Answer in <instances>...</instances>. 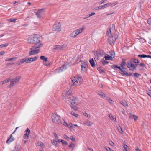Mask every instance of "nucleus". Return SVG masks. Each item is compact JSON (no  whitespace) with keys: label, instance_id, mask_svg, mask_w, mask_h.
I'll return each instance as SVG.
<instances>
[{"label":"nucleus","instance_id":"cd10ccee","mask_svg":"<svg viewBox=\"0 0 151 151\" xmlns=\"http://www.w3.org/2000/svg\"><path fill=\"white\" fill-rule=\"evenodd\" d=\"M107 35L109 37V36H111V31L110 29H108L106 31Z\"/></svg>","mask_w":151,"mask_h":151},{"label":"nucleus","instance_id":"aec40b11","mask_svg":"<svg viewBox=\"0 0 151 151\" xmlns=\"http://www.w3.org/2000/svg\"><path fill=\"white\" fill-rule=\"evenodd\" d=\"M112 67L114 69L118 68L122 73L124 72V70L122 69V68H121L120 67L118 66L117 65H113L112 66Z\"/></svg>","mask_w":151,"mask_h":151},{"label":"nucleus","instance_id":"49530a36","mask_svg":"<svg viewBox=\"0 0 151 151\" xmlns=\"http://www.w3.org/2000/svg\"><path fill=\"white\" fill-rule=\"evenodd\" d=\"M8 44L7 43H6L5 44H2L0 45V47H6L8 46Z\"/></svg>","mask_w":151,"mask_h":151},{"label":"nucleus","instance_id":"7ed1b4c3","mask_svg":"<svg viewBox=\"0 0 151 151\" xmlns=\"http://www.w3.org/2000/svg\"><path fill=\"white\" fill-rule=\"evenodd\" d=\"M85 28V27H83L73 31L70 34V36L72 37H76L78 34L82 33Z\"/></svg>","mask_w":151,"mask_h":151},{"label":"nucleus","instance_id":"de8ad7c7","mask_svg":"<svg viewBox=\"0 0 151 151\" xmlns=\"http://www.w3.org/2000/svg\"><path fill=\"white\" fill-rule=\"evenodd\" d=\"M147 22L149 25L151 26V18H149L148 19Z\"/></svg>","mask_w":151,"mask_h":151},{"label":"nucleus","instance_id":"338daca9","mask_svg":"<svg viewBox=\"0 0 151 151\" xmlns=\"http://www.w3.org/2000/svg\"><path fill=\"white\" fill-rule=\"evenodd\" d=\"M134 75L136 77H138L139 75V74L137 73H135L134 74Z\"/></svg>","mask_w":151,"mask_h":151},{"label":"nucleus","instance_id":"774afa93","mask_svg":"<svg viewBox=\"0 0 151 151\" xmlns=\"http://www.w3.org/2000/svg\"><path fill=\"white\" fill-rule=\"evenodd\" d=\"M139 65L141 67L145 66V64L142 63H140L139 64Z\"/></svg>","mask_w":151,"mask_h":151},{"label":"nucleus","instance_id":"f3484780","mask_svg":"<svg viewBox=\"0 0 151 151\" xmlns=\"http://www.w3.org/2000/svg\"><path fill=\"white\" fill-rule=\"evenodd\" d=\"M60 139H58V138H56L53 140V142H52V143L55 146H56L58 143H60Z\"/></svg>","mask_w":151,"mask_h":151},{"label":"nucleus","instance_id":"e2e57ef3","mask_svg":"<svg viewBox=\"0 0 151 151\" xmlns=\"http://www.w3.org/2000/svg\"><path fill=\"white\" fill-rule=\"evenodd\" d=\"M106 149L107 151H113V150L109 147H107L106 148Z\"/></svg>","mask_w":151,"mask_h":151},{"label":"nucleus","instance_id":"052dcab7","mask_svg":"<svg viewBox=\"0 0 151 151\" xmlns=\"http://www.w3.org/2000/svg\"><path fill=\"white\" fill-rule=\"evenodd\" d=\"M96 56H97L96 58H97V60H98L99 59V58L98 56L99 55V53H98V52H96Z\"/></svg>","mask_w":151,"mask_h":151},{"label":"nucleus","instance_id":"c85d7f7f","mask_svg":"<svg viewBox=\"0 0 151 151\" xmlns=\"http://www.w3.org/2000/svg\"><path fill=\"white\" fill-rule=\"evenodd\" d=\"M117 128L119 133L121 134H122L123 132L121 127L119 126H117Z\"/></svg>","mask_w":151,"mask_h":151},{"label":"nucleus","instance_id":"0e129e2a","mask_svg":"<svg viewBox=\"0 0 151 151\" xmlns=\"http://www.w3.org/2000/svg\"><path fill=\"white\" fill-rule=\"evenodd\" d=\"M133 115H132V113H129V118H132Z\"/></svg>","mask_w":151,"mask_h":151},{"label":"nucleus","instance_id":"412c9836","mask_svg":"<svg viewBox=\"0 0 151 151\" xmlns=\"http://www.w3.org/2000/svg\"><path fill=\"white\" fill-rule=\"evenodd\" d=\"M124 72H120V73L123 76L126 75V76H130L132 74V73L127 72H125L126 71L124 70Z\"/></svg>","mask_w":151,"mask_h":151},{"label":"nucleus","instance_id":"603ef678","mask_svg":"<svg viewBox=\"0 0 151 151\" xmlns=\"http://www.w3.org/2000/svg\"><path fill=\"white\" fill-rule=\"evenodd\" d=\"M14 59H16V58H11L8 59L6 60H5V61H13V60Z\"/></svg>","mask_w":151,"mask_h":151},{"label":"nucleus","instance_id":"20e7f679","mask_svg":"<svg viewBox=\"0 0 151 151\" xmlns=\"http://www.w3.org/2000/svg\"><path fill=\"white\" fill-rule=\"evenodd\" d=\"M72 81L74 85L78 86L81 84L83 80L81 77L77 76L74 77Z\"/></svg>","mask_w":151,"mask_h":151},{"label":"nucleus","instance_id":"f03ea898","mask_svg":"<svg viewBox=\"0 0 151 151\" xmlns=\"http://www.w3.org/2000/svg\"><path fill=\"white\" fill-rule=\"evenodd\" d=\"M139 62V60L137 59H132L128 62L127 66L130 70H135L136 69V67L137 66Z\"/></svg>","mask_w":151,"mask_h":151},{"label":"nucleus","instance_id":"0eeeda50","mask_svg":"<svg viewBox=\"0 0 151 151\" xmlns=\"http://www.w3.org/2000/svg\"><path fill=\"white\" fill-rule=\"evenodd\" d=\"M69 102L71 104H76V105H78L79 104L78 102V99L76 97L74 96L70 97L68 99Z\"/></svg>","mask_w":151,"mask_h":151},{"label":"nucleus","instance_id":"58836bf2","mask_svg":"<svg viewBox=\"0 0 151 151\" xmlns=\"http://www.w3.org/2000/svg\"><path fill=\"white\" fill-rule=\"evenodd\" d=\"M11 81V79L9 78L8 79H6L3 81V83H4V84L6 83L7 82H8L9 81Z\"/></svg>","mask_w":151,"mask_h":151},{"label":"nucleus","instance_id":"39448f33","mask_svg":"<svg viewBox=\"0 0 151 151\" xmlns=\"http://www.w3.org/2000/svg\"><path fill=\"white\" fill-rule=\"evenodd\" d=\"M60 116L55 114H53L52 116V119L53 122L55 124H59L60 123Z\"/></svg>","mask_w":151,"mask_h":151},{"label":"nucleus","instance_id":"6ab92c4d","mask_svg":"<svg viewBox=\"0 0 151 151\" xmlns=\"http://www.w3.org/2000/svg\"><path fill=\"white\" fill-rule=\"evenodd\" d=\"M14 140V138L13 137L12 134H11L9 138L7 140L6 142L8 144H9L12 142Z\"/></svg>","mask_w":151,"mask_h":151},{"label":"nucleus","instance_id":"2f4dec72","mask_svg":"<svg viewBox=\"0 0 151 151\" xmlns=\"http://www.w3.org/2000/svg\"><path fill=\"white\" fill-rule=\"evenodd\" d=\"M7 20V21H8L15 22H16V19L14 18H11V19H8Z\"/></svg>","mask_w":151,"mask_h":151},{"label":"nucleus","instance_id":"72a5a7b5","mask_svg":"<svg viewBox=\"0 0 151 151\" xmlns=\"http://www.w3.org/2000/svg\"><path fill=\"white\" fill-rule=\"evenodd\" d=\"M97 70L99 71L100 73H102L104 72V71L102 69L101 67H98L97 68Z\"/></svg>","mask_w":151,"mask_h":151},{"label":"nucleus","instance_id":"5701e85b","mask_svg":"<svg viewBox=\"0 0 151 151\" xmlns=\"http://www.w3.org/2000/svg\"><path fill=\"white\" fill-rule=\"evenodd\" d=\"M120 104L125 107H127L128 106L127 102L125 101H122L120 102Z\"/></svg>","mask_w":151,"mask_h":151},{"label":"nucleus","instance_id":"69168bd1","mask_svg":"<svg viewBox=\"0 0 151 151\" xmlns=\"http://www.w3.org/2000/svg\"><path fill=\"white\" fill-rule=\"evenodd\" d=\"M103 7L102 6H100L99 7H97L96 10L100 9H101Z\"/></svg>","mask_w":151,"mask_h":151},{"label":"nucleus","instance_id":"f257e3e1","mask_svg":"<svg viewBox=\"0 0 151 151\" xmlns=\"http://www.w3.org/2000/svg\"><path fill=\"white\" fill-rule=\"evenodd\" d=\"M40 37L38 35H32L29 37L28 39V42L29 43H33L37 45V48H40L43 47V44L41 41Z\"/></svg>","mask_w":151,"mask_h":151},{"label":"nucleus","instance_id":"393cba45","mask_svg":"<svg viewBox=\"0 0 151 151\" xmlns=\"http://www.w3.org/2000/svg\"><path fill=\"white\" fill-rule=\"evenodd\" d=\"M89 62L92 67H94L95 65L94 61L93 58L90 60Z\"/></svg>","mask_w":151,"mask_h":151},{"label":"nucleus","instance_id":"423d86ee","mask_svg":"<svg viewBox=\"0 0 151 151\" xmlns=\"http://www.w3.org/2000/svg\"><path fill=\"white\" fill-rule=\"evenodd\" d=\"M40 48H37V45L36 46H33L30 49V50L29 51V55H31L36 53H37L39 52Z\"/></svg>","mask_w":151,"mask_h":151},{"label":"nucleus","instance_id":"ddd939ff","mask_svg":"<svg viewBox=\"0 0 151 151\" xmlns=\"http://www.w3.org/2000/svg\"><path fill=\"white\" fill-rule=\"evenodd\" d=\"M43 9H41L38 10L36 13V15L37 16V17L38 18H41V15L42 14Z\"/></svg>","mask_w":151,"mask_h":151},{"label":"nucleus","instance_id":"4c0bfd02","mask_svg":"<svg viewBox=\"0 0 151 151\" xmlns=\"http://www.w3.org/2000/svg\"><path fill=\"white\" fill-rule=\"evenodd\" d=\"M37 145L40 147H42L43 146V144L41 142H38L37 143Z\"/></svg>","mask_w":151,"mask_h":151},{"label":"nucleus","instance_id":"dca6fc26","mask_svg":"<svg viewBox=\"0 0 151 151\" xmlns=\"http://www.w3.org/2000/svg\"><path fill=\"white\" fill-rule=\"evenodd\" d=\"M126 65H127L124 60L122 59V61L121 64V66L122 68V69L124 71H126V70L127 69V68H125Z\"/></svg>","mask_w":151,"mask_h":151},{"label":"nucleus","instance_id":"e433bc0d","mask_svg":"<svg viewBox=\"0 0 151 151\" xmlns=\"http://www.w3.org/2000/svg\"><path fill=\"white\" fill-rule=\"evenodd\" d=\"M71 92L70 91L68 90L66 92L65 95L66 96H69L71 94Z\"/></svg>","mask_w":151,"mask_h":151},{"label":"nucleus","instance_id":"1a4fd4ad","mask_svg":"<svg viewBox=\"0 0 151 151\" xmlns=\"http://www.w3.org/2000/svg\"><path fill=\"white\" fill-rule=\"evenodd\" d=\"M69 64L68 63H65L59 69H56L55 70L56 72L60 73L65 70L69 66Z\"/></svg>","mask_w":151,"mask_h":151},{"label":"nucleus","instance_id":"f8f14e48","mask_svg":"<svg viewBox=\"0 0 151 151\" xmlns=\"http://www.w3.org/2000/svg\"><path fill=\"white\" fill-rule=\"evenodd\" d=\"M116 38L114 39L112 36H109L108 39V42L110 45L112 46L114 44L115 42Z\"/></svg>","mask_w":151,"mask_h":151},{"label":"nucleus","instance_id":"473e14b6","mask_svg":"<svg viewBox=\"0 0 151 151\" xmlns=\"http://www.w3.org/2000/svg\"><path fill=\"white\" fill-rule=\"evenodd\" d=\"M25 58H24L20 60L19 61H18V63H20L21 64H22L24 62H25Z\"/></svg>","mask_w":151,"mask_h":151},{"label":"nucleus","instance_id":"37998d69","mask_svg":"<svg viewBox=\"0 0 151 151\" xmlns=\"http://www.w3.org/2000/svg\"><path fill=\"white\" fill-rule=\"evenodd\" d=\"M138 57L140 58H146V55H145V54H142V55H138Z\"/></svg>","mask_w":151,"mask_h":151},{"label":"nucleus","instance_id":"c9c22d12","mask_svg":"<svg viewBox=\"0 0 151 151\" xmlns=\"http://www.w3.org/2000/svg\"><path fill=\"white\" fill-rule=\"evenodd\" d=\"M70 106L72 109H74L75 110H77L78 108L73 104H71V105H70Z\"/></svg>","mask_w":151,"mask_h":151},{"label":"nucleus","instance_id":"9d476101","mask_svg":"<svg viewBox=\"0 0 151 151\" xmlns=\"http://www.w3.org/2000/svg\"><path fill=\"white\" fill-rule=\"evenodd\" d=\"M21 78L20 76H17L15 78L13 79L11 81L10 84L9 86V88L13 86L14 85L18 83Z\"/></svg>","mask_w":151,"mask_h":151},{"label":"nucleus","instance_id":"4be33fe9","mask_svg":"<svg viewBox=\"0 0 151 151\" xmlns=\"http://www.w3.org/2000/svg\"><path fill=\"white\" fill-rule=\"evenodd\" d=\"M40 59L41 60H44L43 62V64H45V62L47 60V58L45 57L44 56H41L40 57Z\"/></svg>","mask_w":151,"mask_h":151},{"label":"nucleus","instance_id":"09e8293b","mask_svg":"<svg viewBox=\"0 0 151 151\" xmlns=\"http://www.w3.org/2000/svg\"><path fill=\"white\" fill-rule=\"evenodd\" d=\"M123 147L124 148V151H127V149L128 148V146L126 145H124Z\"/></svg>","mask_w":151,"mask_h":151},{"label":"nucleus","instance_id":"680f3d73","mask_svg":"<svg viewBox=\"0 0 151 151\" xmlns=\"http://www.w3.org/2000/svg\"><path fill=\"white\" fill-rule=\"evenodd\" d=\"M23 137L24 139H28L29 138V136H26V135H24L23 136Z\"/></svg>","mask_w":151,"mask_h":151},{"label":"nucleus","instance_id":"bf43d9fd","mask_svg":"<svg viewBox=\"0 0 151 151\" xmlns=\"http://www.w3.org/2000/svg\"><path fill=\"white\" fill-rule=\"evenodd\" d=\"M70 139L73 141H74L75 140V139L73 136H71L70 137Z\"/></svg>","mask_w":151,"mask_h":151},{"label":"nucleus","instance_id":"f704fd0d","mask_svg":"<svg viewBox=\"0 0 151 151\" xmlns=\"http://www.w3.org/2000/svg\"><path fill=\"white\" fill-rule=\"evenodd\" d=\"M111 4V3H107L104 5L102 6L103 7H104L105 8L106 7V6H110Z\"/></svg>","mask_w":151,"mask_h":151},{"label":"nucleus","instance_id":"a18cd8bd","mask_svg":"<svg viewBox=\"0 0 151 151\" xmlns=\"http://www.w3.org/2000/svg\"><path fill=\"white\" fill-rule=\"evenodd\" d=\"M83 115L85 116L88 117V118H89V117H90V115H89L88 114H87L86 113V112H83Z\"/></svg>","mask_w":151,"mask_h":151},{"label":"nucleus","instance_id":"9b49d317","mask_svg":"<svg viewBox=\"0 0 151 151\" xmlns=\"http://www.w3.org/2000/svg\"><path fill=\"white\" fill-rule=\"evenodd\" d=\"M25 58V62L27 63H30L32 62L36 61L38 58L37 57L35 56L33 58Z\"/></svg>","mask_w":151,"mask_h":151},{"label":"nucleus","instance_id":"4d7b16f0","mask_svg":"<svg viewBox=\"0 0 151 151\" xmlns=\"http://www.w3.org/2000/svg\"><path fill=\"white\" fill-rule=\"evenodd\" d=\"M25 132L26 133H28V134H30V129L27 128V129L25 131Z\"/></svg>","mask_w":151,"mask_h":151},{"label":"nucleus","instance_id":"6e6d98bb","mask_svg":"<svg viewBox=\"0 0 151 151\" xmlns=\"http://www.w3.org/2000/svg\"><path fill=\"white\" fill-rule=\"evenodd\" d=\"M107 0H103L100 1L99 2V4H101L104 3L106 1H107Z\"/></svg>","mask_w":151,"mask_h":151},{"label":"nucleus","instance_id":"13d9d810","mask_svg":"<svg viewBox=\"0 0 151 151\" xmlns=\"http://www.w3.org/2000/svg\"><path fill=\"white\" fill-rule=\"evenodd\" d=\"M110 57H109L108 55L107 56H105V57H104L105 59L106 60H110Z\"/></svg>","mask_w":151,"mask_h":151},{"label":"nucleus","instance_id":"b1692460","mask_svg":"<svg viewBox=\"0 0 151 151\" xmlns=\"http://www.w3.org/2000/svg\"><path fill=\"white\" fill-rule=\"evenodd\" d=\"M97 94L101 97H105V94L104 93L101 91H98L97 93Z\"/></svg>","mask_w":151,"mask_h":151},{"label":"nucleus","instance_id":"6e6552de","mask_svg":"<svg viewBox=\"0 0 151 151\" xmlns=\"http://www.w3.org/2000/svg\"><path fill=\"white\" fill-rule=\"evenodd\" d=\"M61 23L58 22H56L53 26L52 30L55 31H60L61 30Z\"/></svg>","mask_w":151,"mask_h":151},{"label":"nucleus","instance_id":"bb28decb","mask_svg":"<svg viewBox=\"0 0 151 151\" xmlns=\"http://www.w3.org/2000/svg\"><path fill=\"white\" fill-rule=\"evenodd\" d=\"M60 123L66 126H68V125L67 123L65 122L64 120L62 119V120H60Z\"/></svg>","mask_w":151,"mask_h":151},{"label":"nucleus","instance_id":"7c9ffc66","mask_svg":"<svg viewBox=\"0 0 151 151\" xmlns=\"http://www.w3.org/2000/svg\"><path fill=\"white\" fill-rule=\"evenodd\" d=\"M101 62L103 66H104L106 64H108L109 63L108 62L105 61L104 59L101 60Z\"/></svg>","mask_w":151,"mask_h":151},{"label":"nucleus","instance_id":"4468645a","mask_svg":"<svg viewBox=\"0 0 151 151\" xmlns=\"http://www.w3.org/2000/svg\"><path fill=\"white\" fill-rule=\"evenodd\" d=\"M66 45H56L54 46V49L56 50L62 49L65 48Z\"/></svg>","mask_w":151,"mask_h":151},{"label":"nucleus","instance_id":"5fc2aeb1","mask_svg":"<svg viewBox=\"0 0 151 151\" xmlns=\"http://www.w3.org/2000/svg\"><path fill=\"white\" fill-rule=\"evenodd\" d=\"M63 137L65 139L67 140H68L70 139V137L66 135H64Z\"/></svg>","mask_w":151,"mask_h":151},{"label":"nucleus","instance_id":"3c124183","mask_svg":"<svg viewBox=\"0 0 151 151\" xmlns=\"http://www.w3.org/2000/svg\"><path fill=\"white\" fill-rule=\"evenodd\" d=\"M138 117L134 115H133L132 118L135 121H136Z\"/></svg>","mask_w":151,"mask_h":151},{"label":"nucleus","instance_id":"c756f323","mask_svg":"<svg viewBox=\"0 0 151 151\" xmlns=\"http://www.w3.org/2000/svg\"><path fill=\"white\" fill-rule=\"evenodd\" d=\"M75 144L71 142L70 144L68 145V147L70 148H72V150L73 149L74 147H75Z\"/></svg>","mask_w":151,"mask_h":151},{"label":"nucleus","instance_id":"2eb2a0df","mask_svg":"<svg viewBox=\"0 0 151 151\" xmlns=\"http://www.w3.org/2000/svg\"><path fill=\"white\" fill-rule=\"evenodd\" d=\"M81 70L84 71L86 70L88 67L87 63L85 62L81 61Z\"/></svg>","mask_w":151,"mask_h":151},{"label":"nucleus","instance_id":"a211bd4d","mask_svg":"<svg viewBox=\"0 0 151 151\" xmlns=\"http://www.w3.org/2000/svg\"><path fill=\"white\" fill-rule=\"evenodd\" d=\"M93 124V123L89 121H86L83 122V124L88 126H91Z\"/></svg>","mask_w":151,"mask_h":151},{"label":"nucleus","instance_id":"8fccbe9b","mask_svg":"<svg viewBox=\"0 0 151 151\" xmlns=\"http://www.w3.org/2000/svg\"><path fill=\"white\" fill-rule=\"evenodd\" d=\"M109 117L110 118L111 120H113L114 119V117L111 114H110L109 116Z\"/></svg>","mask_w":151,"mask_h":151},{"label":"nucleus","instance_id":"a878e982","mask_svg":"<svg viewBox=\"0 0 151 151\" xmlns=\"http://www.w3.org/2000/svg\"><path fill=\"white\" fill-rule=\"evenodd\" d=\"M19 145H16L15 146L14 148V150L12 151H19Z\"/></svg>","mask_w":151,"mask_h":151},{"label":"nucleus","instance_id":"c03bdc74","mask_svg":"<svg viewBox=\"0 0 151 151\" xmlns=\"http://www.w3.org/2000/svg\"><path fill=\"white\" fill-rule=\"evenodd\" d=\"M70 113L72 115H73L74 116L76 117H77L78 116V115L77 114L75 113L73 111L70 112Z\"/></svg>","mask_w":151,"mask_h":151},{"label":"nucleus","instance_id":"79ce46f5","mask_svg":"<svg viewBox=\"0 0 151 151\" xmlns=\"http://www.w3.org/2000/svg\"><path fill=\"white\" fill-rule=\"evenodd\" d=\"M118 4V2L117 1L115 2L114 3H113L112 4L111 3V4H110L111 7H113V6H114L115 5H116L117 4Z\"/></svg>","mask_w":151,"mask_h":151},{"label":"nucleus","instance_id":"a19ab883","mask_svg":"<svg viewBox=\"0 0 151 151\" xmlns=\"http://www.w3.org/2000/svg\"><path fill=\"white\" fill-rule=\"evenodd\" d=\"M60 142H61L63 144H65L66 145L68 144V143L66 141L60 139Z\"/></svg>","mask_w":151,"mask_h":151},{"label":"nucleus","instance_id":"ea45409f","mask_svg":"<svg viewBox=\"0 0 151 151\" xmlns=\"http://www.w3.org/2000/svg\"><path fill=\"white\" fill-rule=\"evenodd\" d=\"M107 100H108L109 103L111 104H113L114 101L111 99L110 98H108L106 99Z\"/></svg>","mask_w":151,"mask_h":151},{"label":"nucleus","instance_id":"864d4df0","mask_svg":"<svg viewBox=\"0 0 151 151\" xmlns=\"http://www.w3.org/2000/svg\"><path fill=\"white\" fill-rule=\"evenodd\" d=\"M43 64L46 66H48L50 65V63H49V61L47 60L45 62V64Z\"/></svg>","mask_w":151,"mask_h":151}]
</instances>
